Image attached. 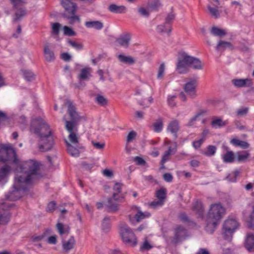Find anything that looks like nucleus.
Segmentation results:
<instances>
[{"instance_id":"f257e3e1","label":"nucleus","mask_w":254,"mask_h":254,"mask_svg":"<svg viewBox=\"0 0 254 254\" xmlns=\"http://www.w3.org/2000/svg\"><path fill=\"white\" fill-rule=\"evenodd\" d=\"M38 167L39 164L35 160L20 163L11 144H0V181L12 172H16L10 199L15 200L20 197V192L26 190V185L37 177Z\"/></svg>"},{"instance_id":"f03ea898","label":"nucleus","mask_w":254,"mask_h":254,"mask_svg":"<svg viewBox=\"0 0 254 254\" xmlns=\"http://www.w3.org/2000/svg\"><path fill=\"white\" fill-rule=\"evenodd\" d=\"M34 123L30 127L31 132L37 133L39 137V147L41 151H47L52 149L54 144L53 137L48 125L41 123L39 128L34 127Z\"/></svg>"},{"instance_id":"7ed1b4c3","label":"nucleus","mask_w":254,"mask_h":254,"mask_svg":"<svg viewBox=\"0 0 254 254\" xmlns=\"http://www.w3.org/2000/svg\"><path fill=\"white\" fill-rule=\"evenodd\" d=\"M68 107V112L72 120V121H66L65 118L64 120L65 121V128L69 132L68 135L69 142L66 141L73 145L79 144V136L77 133L78 129L76 127L77 123L80 120L81 117L76 112L74 106L71 103L68 102L67 103Z\"/></svg>"},{"instance_id":"20e7f679","label":"nucleus","mask_w":254,"mask_h":254,"mask_svg":"<svg viewBox=\"0 0 254 254\" xmlns=\"http://www.w3.org/2000/svg\"><path fill=\"white\" fill-rule=\"evenodd\" d=\"M225 213V208L219 203L210 205L206 219V230L212 233Z\"/></svg>"},{"instance_id":"39448f33","label":"nucleus","mask_w":254,"mask_h":254,"mask_svg":"<svg viewBox=\"0 0 254 254\" xmlns=\"http://www.w3.org/2000/svg\"><path fill=\"white\" fill-rule=\"evenodd\" d=\"M119 233L123 243L130 247H135L137 244V239L132 230L127 224L121 223L120 225Z\"/></svg>"},{"instance_id":"423d86ee","label":"nucleus","mask_w":254,"mask_h":254,"mask_svg":"<svg viewBox=\"0 0 254 254\" xmlns=\"http://www.w3.org/2000/svg\"><path fill=\"white\" fill-rule=\"evenodd\" d=\"M239 223L236 219L234 218L227 219L223 225L222 235L224 238L230 241L233 234L239 228Z\"/></svg>"},{"instance_id":"0eeeda50","label":"nucleus","mask_w":254,"mask_h":254,"mask_svg":"<svg viewBox=\"0 0 254 254\" xmlns=\"http://www.w3.org/2000/svg\"><path fill=\"white\" fill-rule=\"evenodd\" d=\"M190 68V56L186 53H182L178 59L176 71L180 74H185Z\"/></svg>"},{"instance_id":"6e6552de","label":"nucleus","mask_w":254,"mask_h":254,"mask_svg":"<svg viewBox=\"0 0 254 254\" xmlns=\"http://www.w3.org/2000/svg\"><path fill=\"white\" fill-rule=\"evenodd\" d=\"M165 143L167 145H169V147L168 150L164 152L162 156L161 162L162 168H164V163L169 159L170 156L175 153L177 147V143L176 142H171L169 140L168 141H166Z\"/></svg>"},{"instance_id":"1a4fd4ad","label":"nucleus","mask_w":254,"mask_h":254,"mask_svg":"<svg viewBox=\"0 0 254 254\" xmlns=\"http://www.w3.org/2000/svg\"><path fill=\"white\" fill-rule=\"evenodd\" d=\"M123 198V196L113 193L112 197L108 199L107 206L112 211H117L119 209V203L121 202Z\"/></svg>"},{"instance_id":"9d476101","label":"nucleus","mask_w":254,"mask_h":254,"mask_svg":"<svg viewBox=\"0 0 254 254\" xmlns=\"http://www.w3.org/2000/svg\"><path fill=\"white\" fill-rule=\"evenodd\" d=\"M196 85V80L191 79L188 81L184 86V89L186 93L192 98H194L196 96L195 90Z\"/></svg>"},{"instance_id":"9b49d317","label":"nucleus","mask_w":254,"mask_h":254,"mask_svg":"<svg viewBox=\"0 0 254 254\" xmlns=\"http://www.w3.org/2000/svg\"><path fill=\"white\" fill-rule=\"evenodd\" d=\"M187 235V232L185 228L181 226L176 227L175 230V236L171 241L172 243L176 244L183 239Z\"/></svg>"},{"instance_id":"f8f14e48","label":"nucleus","mask_w":254,"mask_h":254,"mask_svg":"<svg viewBox=\"0 0 254 254\" xmlns=\"http://www.w3.org/2000/svg\"><path fill=\"white\" fill-rule=\"evenodd\" d=\"M63 17L66 20L68 23L73 25L76 23L80 22V18L79 16L76 14V12H68V13H64Z\"/></svg>"},{"instance_id":"ddd939ff","label":"nucleus","mask_w":254,"mask_h":254,"mask_svg":"<svg viewBox=\"0 0 254 254\" xmlns=\"http://www.w3.org/2000/svg\"><path fill=\"white\" fill-rule=\"evenodd\" d=\"M44 55L46 61L48 62H52L55 59L54 53L49 43H46L44 46Z\"/></svg>"},{"instance_id":"4468645a","label":"nucleus","mask_w":254,"mask_h":254,"mask_svg":"<svg viewBox=\"0 0 254 254\" xmlns=\"http://www.w3.org/2000/svg\"><path fill=\"white\" fill-rule=\"evenodd\" d=\"M180 129L179 122L177 120L171 121L168 125L167 131L171 133L175 138L177 137V132Z\"/></svg>"},{"instance_id":"2eb2a0df","label":"nucleus","mask_w":254,"mask_h":254,"mask_svg":"<svg viewBox=\"0 0 254 254\" xmlns=\"http://www.w3.org/2000/svg\"><path fill=\"white\" fill-rule=\"evenodd\" d=\"M233 85L237 88L250 87L252 85V81L249 78L246 79H233L231 81Z\"/></svg>"},{"instance_id":"dca6fc26","label":"nucleus","mask_w":254,"mask_h":254,"mask_svg":"<svg viewBox=\"0 0 254 254\" xmlns=\"http://www.w3.org/2000/svg\"><path fill=\"white\" fill-rule=\"evenodd\" d=\"M61 4L65 10L64 13L76 11V5L71 0H61Z\"/></svg>"},{"instance_id":"f3484780","label":"nucleus","mask_w":254,"mask_h":254,"mask_svg":"<svg viewBox=\"0 0 254 254\" xmlns=\"http://www.w3.org/2000/svg\"><path fill=\"white\" fill-rule=\"evenodd\" d=\"M131 39V35L129 33H126L120 36L116 40L117 43L120 46L127 48L129 45Z\"/></svg>"},{"instance_id":"a211bd4d","label":"nucleus","mask_w":254,"mask_h":254,"mask_svg":"<svg viewBox=\"0 0 254 254\" xmlns=\"http://www.w3.org/2000/svg\"><path fill=\"white\" fill-rule=\"evenodd\" d=\"M68 152L73 157H78L79 155V149L81 146L79 144L73 145L69 143H67Z\"/></svg>"},{"instance_id":"6ab92c4d","label":"nucleus","mask_w":254,"mask_h":254,"mask_svg":"<svg viewBox=\"0 0 254 254\" xmlns=\"http://www.w3.org/2000/svg\"><path fill=\"white\" fill-rule=\"evenodd\" d=\"M117 58L120 62L127 64H133L135 63V59L130 56H126L124 54L118 55Z\"/></svg>"},{"instance_id":"aec40b11","label":"nucleus","mask_w":254,"mask_h":254,"mask_svg":"<svg viewBox=\"0 0 254 254\" xmlns=\"http://www.w3.org/2000/svg\"><path fill=\"white\" fill-rule=\"evenodd\" d=\"M245 247L249 252H254V235L250 233L245 240Z\"/></svg>"},{"instance_id":"412c9836","label":"nucleus","mask_w":254,"mask_h":254,"mask_svg":"<svg viewBox=\"0 0 254 254\" xmlns=\"http://www.w3.org/2000/svg\"><path fill=\"white\" fill-rule=\"evenodd\" d=\"M171 25L168 23H165L164 24H161L157 27L156 31L161 35H169L171 31Z\"/></svg>"},{"instance_id":"4be33fe9","label":"nucleus","mask_w":254,"mask_h":254,"mask_svg":"<svg viewBox=\"0 0 254 254\" xmlns=\"http://www.w3.org/2000/svg\"><path fill=\"white\" fill-rule=\"evenodd\" d=\"M190 67L196 70H201L203 64L199 59L190 56Z\"/></svg>"},{"instance_id":"5701e85b","label":"nucleus","mask_w":254,"mask_h":254,"mask_svg":"<svg viewBox=\"0 0 254 254\" xmlns=\"http://www.w3.org/2000/svg\"><path fill=\"white\" fill-rule=\"evenodd\" d=\"M75 240L73 237H70L67 240L63 241V250L65 252H68L72 249L75 245Z\"/></svg>"},{"instance_id":"b1692460","label":"nucleus","mask_w":254,"mask_h":254,"mask_svg":"<svg viewBox=\"0 0 254 254\" xmlns=\"http://www.w3.org/2000/svg\"><path fill=\"white\" fill-rule=\"evenodd\" d=\"M92 68L89 67H86L81 69L80 72L78 75L80 80H87L91 76Z\"/></svg>"},{"instance_id":"393cba45","label":"nucleus","mask_w":254,"mask_h":254,"mask_svg":"<svg viewBox=\"0 0 254 254\" xmlns=\"http://www.w3.org/2000/svg\"><path fill=\"white\" fill-rule=\"evenodd\" d=\"M108 9L111 12L115 13H125L127 11V8L125 6L118 5L115 4L110 5Z\"/></svg>"},{"instance_id":"a878e982","label":"nucleus","mask_w":254,"mask_h":254,"mask_svg":"<svg viewBox=\"0 0 254 254\" xmlns=\"http://www.w3.org/2000/svg\"><path fill=\"white\" fill-rule=\"evenodd\" d=\"M85 25L88 28H94L96 30H101L103 27V23L100 21H86Z\"/></svg>"},{"instance_id":"bb28decb","label":"nucleus","mask_w":254,"mask_h":254,"mask_svg":"<svg viewBox=\"0 0 254 254\" xmlns=\"http://www.w3.org/2000/svg\"><path fill=\"white\" fill-rule=\"evenodd\" d=\"M227 121H223L220 118L215 117L213 118L211 125L214 128H220L228 124Z\"/></svg>"},{"instance_id":"cd10ccee","label":"nucleus","mask_w":254,"mask_h":254,"mask_svg":"<svg viewBox=\"0 0 254 254\" xmlns=\"http://www.w3.org/2000/svg\"><path fill=\"white\" fill-rule=\"evenodd\" d=\"M147 5L150 10L156 11L161 6V3L160 0H148Z\"/></svg>"},{"instance_id":"c85d7f7f","label":"nucleus","mask_w":254,"mask_h":254,"mask_svg":"<svg viewBox=\"0 0 254 254\" xmlns=\"http://www.w3.org/2000/svg\"><path fill=\"white\" fill-rule=\"evenodd\" d=\"M232 48V46L230 43L224 41H220L216 47V50L218 51H224L227 49Z\"/></svg>"},{"instance_id":"c756f323","label":"nucleus","mask_w":254,"mask_h":254,"mask_svg":"<svg viewBox=\"0 0 254 254\" xmlns=\"http://www.w3.org/2000/svg\"><path fill=\"white\" fill-rule=\"evenodd\" d=\"M153 130L156 132H160L162 131L163 127V120L159 119L153 124Z\"/></svg>"},{"instance_id":"7c9ffc66","label":"nucleus","mask_w":254,"mask_h":254,"mask_svg":"<svg viewBox=\"0 0 254 254\" xmlns=\"http://www.w3.org/2000/svg\"><path fill=\"white\" fill-rule=\"evenodd\" d=\"M138 14L144 17H147L149 16L152 10L149 9V6L147 5V7L141 6L138 8L137 10Z\"/></svg>"},{"instance_id":"2f4dec72","label":"nucleus","mask_w":254,"mask_h":254,"mask_svg":"<svg viewBox=\"0 0 254 254\" xmlns=\"http://www.w3.org/2000/svg\"><path fill=\"white\" fill-rule=\"evenodd\" d=\"M150 216V214L148 212H142V211L138 210L137 213L135 215L134 218L136 221L138 222L141 220L148 218Z\"/></svg>"},{"instance_id":"473e14b6","label":"nucleus","mask_w":254,"mask_h":254,"mask_svg":"<svg viewBox=\"0 0 254 254\" xmlns=\"http://www.w3.org/2000/svg\"><path fill=\"white\" fill-rule=\"evenodd\" d=\"M247 223L249 227L254 230V205L253 206L252 210L247 220Z\"/></svg>"},{"instance_id":"72a5a7b5","label":"nucleus","mask_w":254,"mask_h":254,"mask_svg":"<svg viewBox=\"0 0 254 254\" xmlns=\"http://www.w3.org/2000/svg\"><path fill=\"white\" fill-rule=\"evenodd\" d=\"M223 161L225 163H232L234 160V154L232 151H228L223 155Z\"/></svg>"},{"instance_id":"f704fd0d","label":"nucleus","mask_w":254,"mask_h":254,"mask_svg":"<svg viewBox=\"0 0 254 254\" xmlns=\"http://www.w3.org/2000/svg\"><path fill=\"white\" fill-rule=\"evenodd\" d=\"M193 209L198 214L199 216H201L203 212V207L201 201H197L193 205Z\"/></svg>"},{"instance_id":"c9c22d12","label":"nucleus","mask_w":254,"mask_h":254,"mask_svg":"<svg viewBox=\"0 0 254 254\" xmlns=\"http://www.w3.org/2000/svg\"><path fill=\"white\" fill-rule=\"evenodd\" d=\"M166 66L164 63H161L158 68L157 71V78L158 79L161 80L163 78L165 74Z\"/></svg>"},{"instance_id":"e433bc0d","label":"nucleus","mask_w":254,"mask_h":254,"mask_svg":"<svg viewBox=\"0 0 254 254\" xmlns=\"http://www.w3.org/2000/svg\"><path fill=\"white\" fill-rule=\"evenodd\" d=\"M211 33L215 36H222L226 34V32L222 29L213 27L211 29Z\"/></svg>"},{"instance_id":"4c0bfd02","label":"nucleus","mask_w":254,"mask_h":254,"mask_svg":"<svg viewBox=\"0 0 254 254\" xmlns=\"http://www.w3.org/2000/svg\"><path fill=\"white\" fill-rule=\"evenodd\" d=\"M21 72L24 78L27 81H31L34 79V75L31 71L27 69H22Z\"/></svg>"},{"instance_id":"58836bf2","label":"nucleus","mask_w":254,"mask_h":254,"mask_svg":"<svg viewBox=\"0 0 254 254\" xmlns=\"http://www.w3.org/2000/svg\"><path fill=\"white\" fill-rule=\"evenodd\" d=\"M110 220L109 217H105L102 222V229L105 231L107 232L110 229Z\"/></svg>"},{"instance_id":"ea45409f","label":"nucleus","mask_w":254,"mask_h":254,"mask_svg":"<svg viewBox=\"0 0 254 254\" xmlns=\"http://www.w3.org/2000/svg\"><path fill=\"white\" fill-rule=\"evenodd\" d=\"M249 156L250 154L247 151H243L238 154L237 160L239 162H243L246 161Z\"/></svg>"},{"instance_id":"a19ab883","label":"nucleus","mask_w":254,"mask_h":254,"mask_svg":"<svg viewBox=\"0 0 254 254\" xmlns=\"http://www.w3.org/2000/svg\"><path fill=\"white\" fill-rule=\"evenodd\" d=\"M238 171H235V172L230 174L226 178V179L230 182H235L237 180V178L239 174Z\"/></svg>"},{"instance_id":"79ce46f5","label":"nucleus","mask_w":254,"mask_h":254,"mask_svg":"<svg viewBox=\"0 0 254 254\" xmlns=\"http://www.w3.org/2000/svg\"><path fill=\"white\" fill-rule=\"evenodd\" d=\"M216 151V147L213 145H209L207 147L206 150L204 152V154L206 156H211L214 155Z\"/></svg>"},{"instance_id":"37998d69","label":"nucleus","mask_w":254,"mask_h":254,"mask_svg":"<svg viewBox=\"0 0 254 254\" xmlns=\"http://www.w3.org/2000/svg\"><path fill=\"white\" fill-rule=\"evenodd\" d=\"M96 102L101 106H105L107 104V100L103 96L98 95L96 97Z\"/></svg>"},{"instance_id":"c03bdc74","label":"nucleus","mask_w":254,"mask_h":254,"mask_svg":"<svg viewBox=\"0 0 254 254\" xmlns=\"http://www.w3.org/2000/svg\"><path fill=\"white\" fill-rule=\"evenodd\" d=\"M208 9L211 16L215 18H217L219 16L220 13L217 8L215 7H212L210 6H208Z\"/></svg>"},{"instance_id":"a18cd8bd","label":"nucleus","mask_w":254,"mask_h":254,"mask_svg":"<svg viewBox=\"0 0 254 254\" xmlns=\"http://www.w3.org/2000/svg\"><path fill=\"white\" fill-rule=\"evenodd\" d=\"M68 43L74 49L76 50H81L83 49V45L81 43H77L75 41L68 40Z\"/></svg>"},{"instance_id":"49530a36","label":"nucleus","mask_w":254,"mask_h":254,"mask_svg":"<svg viewBox=\"0 0 254 254\" xmlns=\"http://www.w3.org/2000/svg\"><path fill=\"white\" fill-rule=\"evenodd\" d=\"M156 197L159 199V200H162L164 201V199L166 197V191L164 189H160L157 191L156 193Z\"/></svg>"},{"instance_id":"de8ad7c7","label":"nucleus","mask_w":254,"mask_h":254,"mask_svg":"<svg viewBox=\"0 0 254 254\" xmlns=\"http://www.w3.org/2000/svg\"><path fill=\"white\" fill-rule=\"evenodd\" d=\"M57 228L58 229L59 233L61 235H63L68 232V229L64 228V226L62 223H58L57 224Z\"/></svg>"},{"instance_id":"09e8293b","label":"nucleus","mask_w":254,"mask_h":254,"mask_svg":"<svg viewBox=\"0 0 254 254\" xmlns=\"http://www.w3.org/2000/svg\"><path fill=\"white\" fill-rule=\"evenodd\" d=\"M164 204V201L162 200H155L150 203V206L153 208H156L162 206Z\"/></svg>"},{"instance_id":"8fccbe9b","label":"nucleus","mask_w":254,"mask_h":254,"mask_svg":"<svg viewBox=\"0 0 254 254\" xmlns=\"http://www.w3.org/2000/svg\"><path fill=\"white\" fill-rule=\"evenodd\" d=\"M176 96L175 95H169L167 99L168 104L171 107H174L176 106V104L175 102V99Z\"/></svg>"},{"instance_id":"3c124183","label":"nucleus","mask_w":254,"mask_h":254,"mask_svg":"<svg viewBox=\"0 0 254 254\" xmlns=\"http://www.w3.org/2000/svg\"><path fill=\"white\" fill-rule=\"evenodd\" d=\"M64 34L67 36H74L75 35V32L72 30V29L67 26H64L63 27Z\"/></svg>"},{"instance_id":"603ef678","label":"nucleus","mask_w":254,"mask_h":254,"mask_svg":"<svg viewBox=\"0 0 254 254\" xmlns=\"http://www.w3.org/2000/svg\"><path fill=\"white\" fill-rule=\"evenodd\" d=\"M26 14V11L22 8H20L17 10L15 13V20H18L21 17L24 16Z\"/></svg>"},{"instance_id":"864d4df0","label":"nucleus","mask_w":254,"mask_h":254,"mask_svg":"<svg viewBox=\"0 0 254 254\" xmlns=\"http://www.w3.org/2000/svg\"><path fill=\"white\" fill-rule=\"evenodd\" d=\"M153 99L152 97H150L147 99H144L140 105L144 106V107H148L151 103H153Z\"/></svg>"},{"instance_id":"5fc2aeb1","label":"nucleus","mask_w":254,"mask_h":254,"mask_svg":"<svg viewBox=\"0 0 254 254\" xmlns=\"http://www.w3.org/2000/svg\"><path fill=\"white\" fill-rule=\"evenodd\" d=\"M123 185L121 183H116L113 187L114 193H117V195L121 192Z\"/></svg>"},{"instance_id":"6e6d98bb","label":"nucleus","mask_w":254,"mask_h":254,"mask_svg":"<svg viewBox=\"0 0 254 254\" xmlns=\"http://www.w3.org/2000/svg\"><path fill=\"white\" fill-rule=\"evenodd\" d=\"M10 218L8 215H0V225L6 224L9 221Z\"/></svg>"},{"instance_id":"4d7b16f0","label":"nucleus","mask_w":254,"mask_h":254,"mask_svg":"<svg viewBox=\"0 0 254 254\" xmlns=\"http://www.w3.org/2000/svg\"><path fill=\"white\" fill-rule=\"evenodd\" d=\"M152 248V246L151 244L146 240L145 239L142 244L140 249L141 250H149Z\"/></svg>"},{"instance_id":"13d9d810","label":"nucleus","mask_w":254,"mask_h":254,"mask_svg":"<svg viewBox=\"0 0 254 254\" xmlns=\"http://www.w3.org/2000/svg\"><path fill=\"white\" fill-rule=\"evenodd\" d=\"M134 161L139 165H145L146 162L141 157L136 156L133 158Z\"/></svg>"},{"instance_id":"bf43d9fd","label":"nucleus","mask_w":254,"mask_h":254,"mask_svg":"<svg viewBox=\"0 0 254 254\" xmlns=\"http://www.w3.org/2000/svg\"><path fill=\"white\" fill-rule=\"evenodd\" d=\"M136 135V133L135 131H132L129 132L127 138V142H131L135 138Z\"/></svg>"},{"instance_id":"052dcab7","label":"nucleus","mask_w":254,"mask_h":254,"mask_svg":"<svg viewBox=\"0 0 254 254\" xmlns=\"http://www.w3.org/2000/svg\"><path fill=\"white\" fill-rule=\"evenodd\" d=\"M207 112L206 110H202L199 111L192 118V121H196L198 119L199 117L205 115Z\"/></svg>"},{"instance_id":"680f3d73","label":"nucleus","mask_w":254,"mask_h":254,"mask_svg":"<svg viewBox=\"0 0 254 254\" xmlns=\"http://www.w3.org/2000/svg\"><path fill=\"white\" fill-rule=\"evenodd\" d=\"M56 204L55 201H52L48 203L47 207V210L48 212H52L56 209Z\"/></svg>"},{"instance_id":"e2e57ef3","label":"nucleus","mask_w":254,"mask_h":254,"mask_svg":"<svg viewBox=\"0 0 254 254\" xmlns=\"http://www.w3.org/2000/svg\"><path fill=\"white\" fill-rule=\"evenodd\" d=\"M61 26V24L59 23H55L53 24L52 30L55 34L58 35L59 34Z\"/></svg>"},{"instance_id":"0e129e2a","label":"nucleus","mask_w":254,"mask_h":254,"mask_svg":"<svg viewBox=\"0 0 254 254\" xmlns=\"http://www.w3.org/2000/svg\"><path fill=\"white\" fill-rule=\"evenodd\" d=\"M61 57L64 61H69L71 59V56L67 53H62Z\"/></svg>"},{"instance_id":"69168bd1","label":"nucleus","mask_w":254,"mask_h":254,"mask_svg":"<svg viewBox=\"0 0 254 254\" xmlns=\"http://www.w3.org/2000/svg\"><path fill=\"white\" fill-rule=\"evenodd\" d=\"M163 179L165 181L167 182H170L172 180L173 177L170 173H165L163 175Z\"/></svg>"},{"instance_id":"338daca9","label":"nucleus","mask_w":254,"mask_h":254,"mask_svg":"<svg viewBox=\"0 0 254 254\" xmlns=\"http://www.w3.org/2000/svg\"><path fill=\"white\" fill-rule=\"evenodd\" d=\"M15 7L25 2L24 0H10Z\"/></svg>"},{"instance_id":"774afa93","label":"nucleus","mask_w":254,"mask_h":254,"mask_svg":"<svg viewBox=\"0 0 254 254\" xmlns=\"http://www.w3.org/2000/svg\"><path fill=\"white\" fill-rule=\"evenodd\" d=\"M248 109L247 108H243L238 110L237 113L238 115L243 116L247 113Z\"/></svg>"}]
</instances>
